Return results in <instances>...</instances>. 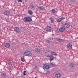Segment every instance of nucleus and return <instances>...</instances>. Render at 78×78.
I'll use <instances>...</instances> for the list:
<instances>
[{
    "label": "nucleus",
    "mask_w": 78,
    "mask_h": 78,
    "mask_svg": "<svg viewBox=\"0 0 78 78\" xmlns=\"http://www.w3.org/2000/svg\"><path fill=\"white\" fill-rule=\"evenodd\" d=\"M75 67V64L73 63H70L69 64V67L71 69H73Z\"/></svg>",
    "instance_id": "obj_8"
},
{
    "label": "nucleus",
    "mask_w": 78,
    "mask_h": 78,
    "mask_svg": "<svg viewBox=\"0 0 78 78\" xmlns=\"http://www.w3.org/2000/svg\"><path fill=\"white\" fill-rule=\"evenodd\" d=\"M48 52H50V51H48Z\"/></svg>",
    "instance_id": "obj_37"
},
{
    "label": "nucleus",
    "mask_w": 78,
    "mask_h": 78,
    "mask_svg": "<svg viewBox=\"0 0 78 78\" xmlns=\"http://www.w3.org/2000/svg\"><path fill=\"white\" fill-rule=\"evenodd\" d=\"M8 63L9 64H11V61H10V60H9L8 62Z\"/></svg>",
    "instance_id": "obj_27"
},
{
    "label": "nucleus",
    "mask_w": 78,
    "mask_h": 78,
    "mask_svg": "<svg viewBox=\"0 0 78 78\" xmlns=\"http://www.w3.org/2000/svg\"><path fill=\"white\" fill-rule=\"evenodd\" d=\"M60 19H61V20H63V19H65V17H61L60 18Z\"/></svg>",
    "instance_id": "obj_30"
},
{
    "label": "nucleus",
    "mask_w": 78,
    "mask_h": 78,
    "mask_svg": "<svg viewBox=\"0 0 78 78\" xmlns=\"http://www.w3.org/2000/svg\"><path fill=\"white\" fill-rule=\"evenodd\" d=\"M7 22H8V21H7Z\"/></svg>",
    "instance_id": "obj_38"
},
{
    "label": "nucleus",
    "mask_w": 78,
    "mask_h": 78,
    "mask_svg": "<svg viewBox=\"0 0 78 78\" xmlns=\"http://www.w3.org/2000/svg\"><path fill=\"white\" fill-rule=\"evenodd\" d=\"M5 46L7 48H9L10 47V44L9 43H6L5 45Z\"/></svg>",
    "instance_id": "obj_13"
},
{
    "label": "nucleus",
    "mask_w": 78,
    "mask_h": 78,
    "mask_svg": "<svg viewBox=\"0 0 78 78\" xmlns=\"http://www.w3.org/2000/svg\"><path fill=\"white\" fill-rule=\"evenodd\" d=\"M57 41L58 42H63L64 40L61 39H59V38H57Z\"/></svg>",
    "instance_id": "obj_16"
},
{
    "label": "nucleus",
    "mask_w": 78,
    "mask_h": 78,
    "mask_svg": "<svg viewBox=\"0 0 78 78\" xmlns=\"http://www.w3.org/2000/svg\"><path fill=\"white\" fill-rule=\"evenodd\" d=\"M29 12L30 14H32V12L31 11V10L29 11Z\"/></svg>",
    "instance_id": "obj_26"
},
{
    "label": "nucleus",
    "mask_w": 78,
    "mask_h": 78,
    "mask_svg": "<svg viewBox=\"0 0 78 78\" xmlns=\"http://www.w3.org/2000/svg\"><path fill=\"white\" fill-rule=\"evenodd\" d=\"M51 23H53V22H54V20H53V19L52 18H51Z\"/></svg>",
    "instance_id": "obj_24"
},
{
    "label": "nucleus",
    "mask_w": 78,
    "mask_h": 78,
    "mask_svg": "<svg viewBox=\"0 0 78 78\" xmlns=\"http://www.w3.org/2000/svg\"><path fill=\"white\" fill-rule=\"evenodd\" d=\"M50 65L51 66H52V67H55V66H56V64H55V63L52 62L50 63Z\"/></svg>",
    "instance_id": "obj_17"
},
{
    "label": "nucleus",
    "mask_w": 78,
    "mask_h": 78,
    "mask_svg": "<svg viewBox=\"0 0 78 78\" xmlns=\"http://www.w3.org/2000/svg\"><path fill=\"white\" fill-rule=\"evenodd\" d=\"M1 75L2 76V77H3V78H5L6 76V75L4 73H2Z\"/></svg>",
    "instance_id": "obj_19"
},
{
    "label": "nucleus",
    "mask_w": 78,
    "mask_h": 78,
    "mask_svg": "<svg viewBox=\"0 0 78 78\" xmlns=\"http://www.w3.org/2000/svg\"><path fill=\"white\" fill-rule=\"evenodd\" d=\"M14 30L15 32L18 33L20 32V30H19V29L17 27H15L14 28Z\"/></svg>",
    "instance_id": "obj_3"
},
{
    "label": "nucleus",
    "mask_w": 78,
    "mask_h": 78,
    "mask_svg": "<svg viewBox=\"0 0 78 78\" xmlns=\"http://www.w3.org/2000/svg\"><path fill=\"white\" fill-rule=\"evenodd\" d=\"M21 61L23 62H25V59H24V58L21 57Z\"/></svg>",
    "instance_id": "obj_21"
},
{
    "label": "nucleus",
    "mask_w": 78,
    "mask_h": 78,
    "mask_svg": "<svg viewBox=\"0 0 78 78\" xmlns=\"http://www.w3.org/2000/svg\"><path fill=\"white\" fill-rule=\"evenodd\" d=\"M8 69L9 70H11V66H9L8 67Z\"/></svg>",
    "instance_id": "obj_29"
},
{
    "label": "nucleus",
    "mask_w": 78,
    "mask_h": 78,
    "mask_svg": "<svg viewBox=\"0 0 78 78\" xmlns=\"http://www.w3.org/2000/svg\"><path fill=\"white\" fill-rule=\"evenodd\" d=\"M51 53L52 55H54L55 56H56V55H57L56 53L55 52H51Z\"/></svg>",
    "instance_id": "obj_20"
},
{
    "label": "nucleus",
    "mask_w": 78,
    "mask_h": 78,
    "mask_svg": "<svg viewBox=\"0 0 78 78\" xmlns=\"http://www.w3.org/2000/svg\"><path fill=\"white\" fill-rule=\"evenodd\" d=\"M51 11L52 13H55V12H56V10H55L54 9H52Z\"/></svg>",
    "instance_id": "obj_22"
},
{
    "label": "nucleus",
    "mask_w": 78,
    "mask_h": 78,
    "mask_svg": "<svg viewBox=\"0 0 78 78\" xmlns=\"http://www.w3.org/2000/svg\"><path fill=\"white\" fill-rule=\"evenodd\" d=\"M23 75H24L25 76L26 75V74H25V73H26V71H24V72H23Z\"/></svg>",
    "instance_id": "obj_28"
},
{
    "label": "nucleus",
    "mask_w": 78,
    "mask_h": 78,
    "mask_svg": "<svg viewBox=\"0 0 78 78\" xmlns=\"http://www.w3.org/2000/svg\"><path fill=\"white\" fill-rule=\"evenodd\" d=\"M4 14L6 16H9L10 14V12L9 11L5 10L4 12Z\"/></svg>",
    "instance_id": "obj_4"
},
{
    "label": "nucleus",
    "mask_w": 78,
    "mask_h": 78,
    "mask_svg": "<svg viewBox=\"0 0 78 78\" xmlns=\"http://www.w3.org/2000/svg\"><path fill=\"white\" fill-rule=\"evenodd\" d=\"M47 57H50L49 58L50 61H53L54 59V57L51 55L50 56L49 55H48Z\"/></svg>",
    "instance_id": "obj_7"
},
{
    "label": "nucleus",
    "mask_w": 78,
    "mask_h": 78,
    "mask_svg": "<svg viewBox=\"0 0 78 78\" xmlns=\"http://www.w3.org/2000/svg\"><path fill=\"white\" fill-rule=\"evenodd\" d=\"M24 54L26 56H31L32 55L31 52L28 51H26L24 52Z\"/></svg>",
    "instance_id": "obj_1"
},
{
    "label": "nucleus",
    "mask_w": 78,
    "mask_h": 78,
    "mask_svg": "<svg viewBox=\"0 0 78 78\" xmlns=\"http://www.w3.org/2000/svg\"><path fill=\"white\" fill-rule=\"evenodd\" d=\"M67 48L69 49H70L72 47V43H69L68 44V45L67 46Z\"/></svg>",
    "instance_id": "obj_10"
},
{
    "label": "nucleus",
    "mask_w": 78,
    "mask_h": 78,
    "mask_svg": "<svg viewBox=\"0 0 78 78\" xmlns=\"http://www.w3.org/2000/svg\"><path fill=\"white\" fill-rule=\"evenodd\" d=\"M47 42H48V43H50V40H47L46 41Z\"/></svg>",
    "instance_id": "obj_33"
},
{
    "label": "nucleus",
    "mask_w": 78,
    "mask_h": 78,
    "mask_svg": "<svg viewBox=\"0 0 78 78\" xmlns=\"http://www.w3.org/2000/svg\"><path fill=\"white\" fill-rule=\"evenodd\" d=\"M55 76L57 78H59L61 76V74L59 73H56Z\"/></svg>",
    "instance_id": "obj_12"
},
{
    "label": "nucleus",
    "mask_w": 78,
    "mask_h": 78,
    "mask_svg": "<svg viewBox=\"0 0 78 78\" xmlns=\"http://www.w3.org/2000/svg\"><path fill=\"white\" fill-rule=\"evenodd\" d=\"M69 26L70 25H69V24L66 23L65 24V27L66 28H68L69 27Z\"/></svg>",
    "instance_id": "obj_14"
},
{
    "label": "nucleus",
    "mask_w": 78,
    "mask_h": 78,
    "mask_svg": "<svg viewBox=\"0 0 78 78\" xmlns=\"http://www.w3.org/2000/svg\"><path fill=\"white\" fill-rule=\"evenodd\" d=\"M37 69V67H35V68H34V69Z\"/></svg>",
    "instance_id": "obj_35"
},
{
    "label": "nucleus",
    "mask_w": 78,
    "mask_h": 78,
    "mask_svg": "<svg viewBox=\"0 0 78 78\" xmlns=\"http://www.w3.org/2000/svg\"><path fill=\"white\" fill-rule=\"evenodd\" d=\"M19 2H22V0H17Z\"/></svg>",
    "instance_id": "obj_31"
},
{
    "label": "nucleus",
    "mask_w": 78,
    "mask_h": 78,
    "mask_svg": "<svg viewBox=\"0 0 78 78\" xmlns=\"http://www.w3.org/2000/svg\"><path fill=\"white\" fill-rule=\"evenodd\" d=\"M71 2H75V0H70Z\"/></svg>",
    "instance_id": "obj_34"
},
{
    "label": "nucleus",
    "mask_w": 78,
    "mask_h": 78,
    "mask_svg": "<svg viewBox=\"0 0 78 78\" xmlns=\"http://www.w3.org/2000/svg\"><path fill=\"white\" fill-rule=\"evenodd\" d=\"M35 51H36V52L38 53V52L40 51V49H39V48H36L35 49Z\"/></svg>",
    "instance_id": "obj_15"
},
{
    "label": "nucleus",
    "mask_w": 78,
    "mask_h": 78,
    "mask_svg": "<svg viewBox=\"0 0 78 78\" xmlns=\"http://www.w3.org/2000/svg\"><path fill=\"white\" fill-rule=\"evenodd\" d=\"M0 47H1V45H0Z\"/></svg>",
    "instance_id": "obj_39"
},
{
    "label": "nucleus",
    "mask_w": 78,
    "mask_h": 78,
    "mask_svg": "<svg viewBox=\"0 0 78 78\" xmlns=\"http://www.w3.org/2000/svg\"><path fill=\"white\" fill-rule=\"evenodd\" d=\"M38 9H39L40 10H45V7L41 6V7H38Z\"/></svg>",
    "instance_id": "obj_11"
},
{
    "label": "nucleus",
    "mask_w": 78,
    "mask_h": 78,
    "mask_svg": "<svg viewBox=\"0 0 78 78\" xmlns=\"http://www.w3.org/2000/svg\"><path fill=\"white\" fill-rule=\"evenodd\" d=\"M27 19L28 20H29L28 21V22H31V21H32V19H31V18H30L29 17H27Z\"/></svg>",
    "instance_id": "obj_18"
},
{
    "label": "nucleus",
    "mask_w": 78,
    "mask_h": 78,
    "mask_svg": "<svg viewBox=\"0 0 78 78\" xmlns=\"http://www.w3.org/2000/svg\"><path fill=\"white\" fill-rule=\"evenodd\" d=\"M30 7L31 8H34V5H33V4H30Z\"/></svg>",
    "instance_id": "obj_23"
},
{
    "label": "nucleus",
    "mask_w": 78,
    "mask_h": 78,
    "mask_svg": "<svg viewBox=\"0 0 78 78\" xmlns=\"http://www.w3.org/2000/svg\"><path fill=\"white\" fill-rule=\"evenodd\" d=\"M43 67L44 69L45 70V69H48L50 68V66L46 64H44Z\"/></svg>",
    "instance_id": "obj_2"
},
{
    "label": "nucleus",
    "mask_w": 78,
    "mask_h": 78,
    "mask_svg": "<svg viewBox=\"0 0 78 78\" xmlns=\"http://www.w3.org/2000/svg\"><path fill=\"white\" fill-rule=\"evenodd\" d=\"M46 30L47 31H51V28L50 26H47L46 28Z\"/></svg>",
    "instance_id": "obj_5"
},
{
    "label": "nucleus",
    "mask_w": 78,
    "mask_h": 78,
    "mask_svg": "<svg viewBox=\"0 0 78 78\" xmlns=\"http://www.w3.org/2000/svg\"><path fill=\"white\" fill-rule=\"evenodd\" d=\"M28 17H25L24 19H23V21L24 22H28Z\"/></svg>",
    "instance_id": "obj_9"
},
{
    "label": "nucleus",
    "mask_w": 78,
    "mask_h": 78,
    "mask_svg": "<svg viewBox=\"0 0 78 78\" xmlns=\"http://www.w3.org/2000/svg\"><path fill=\"white\" fill-rule=\"evenodd\" d=\"M44 53L45 54V53H47V52H45Z\"/></svg>",
    "instance_id": "obj_36"
},
{
    "label": "nucleus",
    "mask_w": 78,
    "mask_h": 78,
    "mask_svg": "<svg viewBox=\"0 0 78 78\" xmlns=\"http://www.w3.org/2000/svg\"><path fill=\"white\" fill-rule=\"evenodd\" d=\"M46 73L47 74H48V73H50V72L48 71V70H47L46 71Z\"/></svg>",
    "instance_id": "obj_32"
},
{
    "label": "nucleus",
    "mask_w": 78,
    "mask_h": 78,
    "mask_svg": "<svg viewBox=\"0 0 78 78\" xmlns=\"http://www.w3.org/2000/svg\"><path fill=\"white\" fill-rule=\"evenodd\" d=\"M61 21H62V20L61 19V18H59V19L57 20V21L58 22H61Z\"/></svg>",
    "instance_id": "obj_25"
},
{
    "label": "nucleus",
    "mask_w": 78,
    "mask_h": 78,
    "mask_svg": "<svg viewBox=\"0 0 78 78\" xmlns=\"http://www.w3.org/2000/svg\"><path fill=\"white\" fill-rule=\"evenodd\" d=\"M59 31L61 33H63L65 31V28L62 27H60L59 29Z\"/></svg>",
    "instance_id": "obj_6"
}]
</instances>
